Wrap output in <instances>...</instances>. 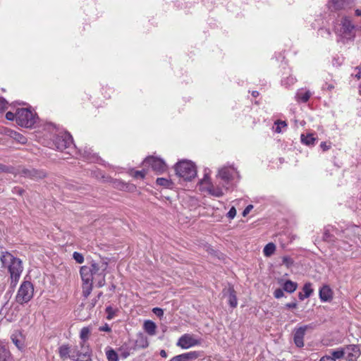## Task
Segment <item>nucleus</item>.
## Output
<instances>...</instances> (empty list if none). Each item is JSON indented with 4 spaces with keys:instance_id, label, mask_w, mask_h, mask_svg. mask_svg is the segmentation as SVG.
<instances>
[{
    "instance_id": "obj_1",
    "label": "nucleus",
    "mask_w": 361,
    "mask_h": 361,
    "mask_svg": "<svg viewBox=\"0 0 361 361\" xmlns=\"http://www.w3.org/2000/svg\"><path fill=\"white\" fill-rule=\"evenodd\" d=\"M1 267L6 269L10 274L11 283L18 281L23 271L22 260L8 251H1L0 255Z\"/></svg>"
},
{
    "instance_id": "obj_2",
    "label": "nucleus",
    "mask_w": 361,
    "mask_h": 361,
    "mask_svg": "<svg viewBox=\"0 0 361 361\" xmlns=\"http://www.w3.org/2000/svg\"><path fill=\"white\" fill-rule=\"evenodd\" d=\"M176 173L184 180H191L197 174L196 167L190 161H179L175 166Z\"/></svg>"
},
{
    "instance_id": "obj_3",
    "label": "nucleus",
    "mask_w": 361,
    "mask_h": 361,
    "mask_svg": "<svg viewBox=\"0 0 361 361\" xmlns=\"http://www.w3.org/2000/svg\"><path fill=\"white\" fill-rule=\"evenodd\" d=\"M108 267V262L104 260L99 262L92 261L91 267H90L91 273L94 278V281L97 286L99 288L103 287L105 285L106 270Z\"/></svg>"
},
{
    "instance_id": "obj_4",
    "label": "nucleus",
    "mask_w": 361,
    "mask_h": 361,
    "mask_svg": "<svg viewBox=\"0 0 361 361\" xmlns=\"http://www.w3.org/2000/svg\"><path fill=\"white\" fill-rule=\"evenodd\" d=\"M37 119V114L27 109H18L16 111V123L21 127L32 128Z\"/></svg>"
},
{
    "instance_id": "obj_5",
    "label": "nucleus",
    "mask_w": 361,
    "mask_h": 361,
    "mask_svg": "<svg viewBox=\"0 0 361 361\" xmlns=\"http://www.w3.org/2000/svg\"><path fill=\"white\" fill-rule=\"evenodd\" d=\"M34 288L31 282L24 281L20 285L16 300L20 304L28 302L33 297Z\"/></svg>"
},
{
    "instance_id": "obj_6",
    "label": "nucleus",
    "mask_w": 361,
    "mask_h": 361,
    "mask_svg": "<svg viewBox=\"0 0 361 361\" xmlns=\"http://www.w3.org/2000/svg\"><path fill=\"white\" fill-rule=\"evenodd\" d=\"M240 177L238 171L233 166H224L219 170L218 177L223 180L222 187L226 190L228 189V184L231 180L234 179V176Z\"/></svg>"
},
{
    "instance_id": "obj_7",
    "label": "nucleus",
    "mask_w": 361,
    "mask_h": 361,
    "mask_svg": "<svg viewBox=\"0 0 361 361\" xmlns=\"http://www.w3.org/2000/svg\"><path fill=\"white\" fill-rule=\"evenodd\" d=\"M73 144L72 136L68 133H61L56 135L53 140V145L56 149L63 151Z\"/></svg>"
},
{
    "instance_id": "obj_8",
    "label": "nucleus",
    "mask_w": 361,
    "mask_h": 361,
    "mask_svg": "<svg viewBox=\"0 0 361 361\" xmlns=\"http://www.w3.org/2000/svg\"><path fill=\"white\" fill-rule=\"evenodd\" d=\"M341 35L343 37L351 39L354 38L355 36V26L353 24L351 19L348 16H344L342 18L341 21Z\"/></svg>"
},
{
    "instance_id": "obj_9",
    "label": "nucleus",
    "mask_w": 361,
    "mask_h": 361,
    "mask_svg": "<svg viewBox=\"0 0 361 361\" xmlns=\"http://www.w3.org/2000/svg\"><path fill=\"white\" fill-rule=\"evenodd\" d=\"M143 164L145 166H151L152 170L157 173H164L167 168L166 164L162 159L154 157H149L146 158L144 160Z\"/></svg>"
},
{
    "instance_id": "obj_10",
    "label": "nucleus",
    "mask_w": 361,
    "mask_h": 361,
    "mask_svg": "<svg viewBox=\"0 0 361 361\" xmlns=\"http://www.w3.org/2000/svg\"><path fill=\"white\" fill-rule=\"evenodd\" d=\"M73 353L75 354L74 361H92V350L89 345L81 344V350H78L77 347L73 348Z\"/></svg>"
},
{
    "instance_id": "obj_11",
    "label": "nucleus",
    "mask_w": 361,
    "mask_h": 361,
    "mask_svg": "<svg viewBox=\"0 0 361 361\" xmlns=\"http://www.w3.org/2000/svg\"><path fill=\"white\" fill-rule=\"evenodd\" d=\"M200 343L195 336L189 334H185L180 336L177 342V345L183 349H188L189 348L197 345Z\"/></svg>"
},
{
    "instance_id": "obj_12",
    "label": "nucleus",
    "mask_w": 361,
    "mask_h": 361,
    "mask_svg": "<svg viewBox=\"0 0 361 361\" xmlns=\"http://www.w3.org/2000/svg\"><path fill=\"white\" fill-rule=\"evenodd\" d=\"M312 329V324L305 325L295 329L293 332V341L298 348L304 346V337L307 330Z\"/></svg>"
},
{
    "instance_id": "obj_13",
    "label": "nucleus",
    "mask_w": 361,
    "mask_h": 361,
    "mask_svg": "<svg viewBox=\"0 0 361 361\" xmlns=\"http://www.w3.org/2000/svg\"><path fill=\"white\" fill-rule=\"evenodd\" d=\"M19 175L25 177L29 178L34 180H37L39 179H42L46 177V172L42 170H37L33 168L30 169H23L18 172Z\"/></svg>"
},
{
    "instance_id": "obj_14",
    "label": "nucleus",
    "mask_w": 361,
    "mask_h": 361,
    "mask_svg": "<svg viewBox=\"0 0 361 361\" xmlns=\"http://www.w3.org/2000/svg\"><path fill=\"white\" fill-rule=\"evenodd\" d=\"M344 359L348 361L355 360L360 355V348L355 345H349L343 348Z\"/></svg>"
},
{
    "instance_id": "obj_15",
    "label": "nucleus",
    "mask_w": 361,
    "mask_h": 361,
    "mask_svg": "<svg viewBox=\"0 0 361 361\" xmlns=\"http://www.w3.org/2000/svg\"><path fill=\"white\" fill-rule=\"evenodd\" d=\"M224 296L228 298V302L232 308H235L238 305V300L236 292L233 286H229L223 290Z\"/></svg>"
},
{
    "instance_id": "obj_16",
    "label": "nucleus",
    "mask_w": 361,
    "mask_h": 361,
    "mask_svg": "<svg viewBox=\"0 0 361 361\" xmlns=\"http://www.w3.org/2000/svg\"><path fill=\"white\" fill-rule=\"evenodd\" d=\"M80 274L81 276L83 285L92 284V281H94V278L91 273L90 267L87 266H82L80 267Z\"/></svg>"
},
{
    "instance_id": "obj_17",
    "label": "nucleus",
    "mask_w": 361,
    "mask_h": 361,
    "mask_svg": "<svg viewBox=\"0 0 361 361\" xmlns=\"http://www.w3.org/2000/svg\"><path fill=\"white\" fill-rule=\"evenodd\" d=\"M11 339L18 349L21 350L25 347V338L21 331H14L11 336Z\"/></svg>"
},
{
    "instance_id": "obj_18",
    "label": "nucleus",
    "mask_w": 361,
    "mask_h": 361,
    "mask_svg": "<svg viewBox=\"0 0 361 361\" xmlns=\"http://www.w3.org/2000/svg\"><path fill=\"white\" fill-rule=\"evenodd\" d=\"M73 348L71 349L68 345H62L59 348V356L61 359L65 360L67 358H70L71 360H75V354L73 353Z\"/></svg>"
},
{
    "instance_id": "obj_19",
    "label": "nucleus",
    "mask_w": 361,
    "mask_h": 361,
    "mask_svg": "<svg viewBox=\"0 0 361 361\" xmlns=\"http://www.w3.org/2000/svg\"><path fill=\"white\" fill-rule=\"evenodd\" d=\"M319 295L322 301L328 302L333 298V290L328 285H324L319 289Z\"/></svg>"
},
{
    "instance_id": "obj_20",
    "label": "nucleus",
    "mask_w": 361,
    "mask_h": 361,
    "mask_svg": "<svg viewBox=\"0 0 361 361\" xmlns=\"http://www.w3.org/2000/svg\"><path fill=\"white\" fill-rule=\"evenodd\" d=\"M329 7L333 11L344 9L350 4V0H329Z\"/></svg>"
},
{
    "instance_id": "obj_21",
    "label": "nucleus",
    "mask_w": 361,
    "mask_h": 361,
    "mask_svg": "<svg viewBox=\"0 0 361 361\" xmlns=\"http://www.w3.org/2000/svg\"><path fill=\"white\" fill-rule=\"evenodd\" d=\"M149 345L148 339L146 336L143 334H139L137 336V338L135 342V346L133 350L137 348H146Z\"/></svg>"
},
{
    "instance_id": "obj_22",
    "label": "nucleus",
    "mask_w": 361,
    "mask_h": 361,
    "mask_svg": "<svg viewBox=\"0 0 361 361\" xmlns=\"http://www.w3.org/2000/svg\"><path fill=\"white\" fill-rule=\"evenodd\" d=\"M157 326L155 323L151 320H147L144 323L145 331L150 336L156 334Z\"/></svg>"
},
{
    "instance_id": "obj_23",
    "label": "nucleus",
    "mask_w": 361,
    "mask_h": 361,
    "mask_svg": "<svg viewBox=\"0 0 361 361\" xmlns=\"http://www.w3.org/2000/svg\"><path fill=\"white\" fill-rule=\"evenodd\" d=\"M311 97V93L308 90H299L295 95V98L298 101L305 103Z\"/></svg>"
},
{
    "instance_id": "obj_24",
    "label": "nucleus",
    "mask_w": 361,
    "mask_h": 361,
    "mask_svg": "<svg viewBox=\"0 0 361 361\" xmlns=\"http://www.w3.org/2000/svg\"><path fill=\"white\" fill-rule=\"evenodd\" d=\"M118 350L120 352L121 356L123 358H126L130 355L132 350H134L133 348L129 346L128 343H125L120 347Z\"/></svg>"
},
{
    "instance_id": "obj_25",
    "label": "nucleus",
    "mask_w": 361,
    "mask_h": 361,
    "mask_svg": "<svg viewBox=\"0 0 361 361\" xmlns=\"http://www.w3.org/2000/svg\"><path fill=\"white\" fill-rule=\"evenodd\" d=\"M315 140L316 138L312 134H307L306 135L303 134L301 135V142L307 146L314 145Z\"/></svg>"
},
{
    "instance_id": "obj_26",
    "label": "nucleus",
    "mask_w": 361,
    "mask_h": 361,
    "mask_svg": "<svg viewBox=\"0 0 361 361\" xmlns=\"http://www.w3.org/2000/svg\"><path fill=\"white\" fill-rule=\"evenodd\" d=\"M297 283L288 280L284 283L283 288L284 291L292 293L297 289Z\"/></svg>"
},
{
    "instance_id": "obj_27",
    "label": "nucleus",
    "mask_w": 361,
    "mask_h": 361,
    "mask_svg": "<svg viewBox=\"0 0 361 361\" xmlns=\"http://www.w3.org/2000/svg\"><path fill=\"white\" fill-rule=\"evenodd\" d=\"M331 355H326L330 358H334L335 361L337 360H340L341 358L344 359V354L343 348H338L337 350H334L330 352Z\"/></svg>"
},
{
    "instance_id": "obj_28",
    "label": "nucleus",
    "mask_w": 361,
    "mask_h": 361,
    "mask_svg": "<svg viewBox=\"0 0 361 361\" xmlns=\"http://www.w3.org/2000/svg\"><path fill=\"white\" fill-rule=\"evenodd\" d=\"M106 355L108 361H118V356L117 353L111 348H106Z\"/></svg>"
},
{
    "instance_id": "obj_29",
    "label": "nucleus",
    "mask_w": 361,
    "mask_h": 361,
    "mask_svg": "<svg viewBox=\"0 0 361 361\" xmlns=\"http://www.w3.org/2000/svg\"><path fill=\"white\" fill-rule=\"evenodd\" d=\"M208 192L210 195L219 197L224 195V192L221 188L214 187V185L210 186L208 188Z\"/></svg>"
},
{
    "instance_id": "obj_30",
    "label": "nucleus",
    "mask_w": 361,
    "mask_h": 361,
    "mask_svg": "<svg viewBox=\"0 0 361 361\" xmlns=\"http://www.w3.org/2000/svg\"><path fill=\"white\" fill-rule=\"evenodd\" d=\"M91 333V328L90 326H85L82 328L80 332V338L83 341L85 342L88 340L90 335Z\"/></svg>"
},
{
    "instance_id": "obj_31",
    "label": "nucleus",
    "mask_w": 361,
    "mask_h": 361,
    "mask_svg": "<svg viewBox=\"0 0 361 361\" xmlns=\"http://www.w3.org/2000/svg\"><path fill=\"white\" fill-rule=\"evenodd\" d=\"M275 250L276 245L272 243H269L264 247L263 252L266 257H270L271 255L274 254Z\"/></svg>"
},
{
    "instance_id": "obj_32",
    "label": "nucleus",
    "mask_w": 361,
    "mask_h": 361,
    "mask_svg": "<svg viewBox=\"0 0 361 361\" xmlns=\"http://www.w3.org/2000/svg\"><path fill=\"white\" fill-rule=\"evenodd\" d=\"M156 183L157 185L163 186L165 188H170L173 185V183L171 180L165 178H158L156 180Z\"/></svg>"
},
{
    "instance_id": "obj_33",
    "label": "nucleus",
    "mask_w": 361,
    "mask_h": 361,
    "mask_svg": "<svg viewBox=\"0 0 361 361\" xmlns=\"http://www.w3.org/2000/svg\"><path fill=\"white\" fill-rule=\"evenodd\" d=\"M9 357V351L4 346L0 345V361H7Z\"/></svg>"
},
{
    "instance_id": "obj_34",
    "label": "nucleus",
    "mask_w": 361,
    "mask_h": 361,
    "mask_svg": "<svg viewBox=\"0 0 361 361\" xmlns=\"http://www.w3.org/2000/svg\"><path fill=\"white\" fill-rule=\"evenodd\" d=\"M11 137L20 144H25L27 142V138L19 133H12Z\"/></svg>"
},
{
    "instance_id": "obj_35",
    "label": "nucleus",
    "mask_w": 361,
    "mask_h": 361,
    "mask_svg": "<svg viewBox=\"0 0 361 361\" xmlns=\"http://www.w3.org/2000/svg\"><path fill=\"white\" fill-rule=\"evenodd\" d=\"M302 291L304 293V296L309 298L313 293L312 283L310 282L305 283L302 288Z\"/></svg>"
},
{
    "instance_id": "obj_36",
    "label": "nucleus",
    "mask_w": 361,
    "mask_h": 361,
    "mask_svg": "<svg viewBox=\"0 0 361 361\" xmlns=\"http://www.w3.org/2000/svg\"><path fill=\"white\" fill-rule=\"evenodd\" d=\"M116 310H114L111 306L106 307V312L107 314L106 319L108 320L112 319L116 315Z\"/></svg>"
},
{
    "instance_id": "obj_37",
    "label": "nucleus",
    "mask_w": 361,
    "mask_h": 361,
    "mask_svg": "<svg viewBox=\"0 0 361 361\" xmlns=\"http://www.w3.org/2000/svg\"><path fill=\"white\" fill-rule=\"evenodd\" d=\"M275 132L280 133L281 132V128L286 127L287 124L286 121H277L275 122Z\"/></svg>"
},
{
    "instance_id": "obj_38",
    "label": "nucleus",
    "mask_w": 361,
    "mask_h": 361,
    "mask_svg": "<svg viewBox=\"0 0 361 361\" xmlns=\"http://www.w3.org/2000/svg\"><path fill=\"white\" fill-rule=\"evenodd\" d=\"M185 354L187 360L196 359L198 357H200L201 355V353L197 351H190V352L186 353Z\"/></svg>"
},
{
    "instance_id": "obj_39",
    "label": "nucleus",
    "mask_w": 361,
    "mask_h": 361,
    "mask_svg": "<svg viewBox=\"0 0 361 361\" xmlns=\"http://www.w3.org/2000/svg\"><path fill=\"white\" fill-rule=\"evenodd\" d=\"M318 35L322 37H329L331 33L329 29L322 27L318 30Z\"/></svg>"
},
{
    "instance_id": "obj_40",
    "label": "nucleus",
    "mask_w": 361,
    "mask_h": 361,
    "mask_svg": "<svg viewBox=\"0 0 361 361\" xmlns=\"http://www.w3.org/2000/svg\"><path fill=\"white\" fill-rule=\"evenodd\" d=\"M73 257L75 260V262L78 264H82L84 262V257L80 252H74L73 254Z\"/></svg>"
},
{
    "instance_id": "obj_41",
    "label": "nucleus",
    "mask_w": 361,
    "mask_h": 361,
    "mask_svg": "<svg viewBox=\"0 0 361 361\" xmlns=\"http://www.w3.org/2000/svg\"><path fill=\"white\" fill-rule=\"evenodd\" d=\"M296 79L293 76H289L286 79L282 80V83L285 85H290L295 82Z\"/></svg>"
},
{
    "instance_id": "obj_42",
    "label": "nucleus",
    "mask_w": 361,
    "mask_h": 361,
    "mask_svg": "<svg viewBox=\"0 0 361 361\" xmlns=\"http://www.w3.org/2000/svg\"><path fill=\"white\" fill-rule=\"evenodd\" d=\"M8 102L3 97H0V114L7 108Z\"/></svg>"
},
{
    "instance_id": "obj_43",
    "label": "nucleus",
    "mask_w": 361,
    "mask_h": 361,
    "mask_svg": "<svg viewBox=\"0 0 361 361\" xmlns=\"http://www.w3.org/2000/svg\"><path fill=\"white\" fill-rule=\"evenodd\" d=\"M83 288V294L85 296H88L92 290V284H90V285H83L82 286Z\"/></svg>"
},
{
    "instance_id": "obj_44",
    "label": "nucleus",
    "mask_w": 361,
    "mask_h": 361,
    "mask_svg": "<svg viewBox=\"0 0 361 361\" xmlns=\"http://www.w3.org/2000/svg\"><path fill=\"white\" fill-rule=\"evenodd\" d=\"M145 175H146V171L145 170H142V171H135L133 176L137 178H140L142 179L145 178Z\"/></svg>"
},
{
    "instance_id": "obj_45",
    "label": "nucleus",
    "mask_w": 361,
    "mask_h": 361,
    "mask_svg": "<svg viewBox=\"0 0 361 361\" xmlns=\"http://www.w3.org/2000/svg\"><path fill=\"white\" fill-rule=\"evenodd\" d=\"M236 215V209L234 207H232L230 210L228 211V212L227 213V216L231 219H233Z\"/></svg>"
},
{
    "instance_id": "obj_46",
    "label": "nucleus",
    "mask_w": 361,
    "mask_h": 361,
    "mask_svg": "<svg viewBox=\"0 0 361 361\" xmlns=\"http://www.w3.org/2000/svg\"><path fill=\"white\" fill-rule=\"evenodd\" d=\"M283 289L277 288L274 290V295L276 298H281L283 296Z\"/></svg>"
},
{
    "instance_id": "obj_47",
    "label": "nucleus",
    "mask_w": 361,
    "mask_h": 361,
    "mask_svg": "<svg viewBox=\"0 0 361 361\" xmlns=\"http://www.w3.org/2000/svg\"><path fill=\"white\" fill-rule=\"evenodd\" d=\"M152 312L154 314H156L157 317H161L164 315V311L162 309L159 307H154L152 309Z\"/></svg>"
},
{
    "instance_id": "obj_48",
    "label": "nucleus",
    "mask_w": 361,
    "mask_h": 361,
    "mask_svg": "<svg viewBox=\"0 0 361 361\" xmlns=\"http://www.w3.org/2000/svg\"><path fill=\"white\" fill-rule=\"evenodd\" d=\"M6 118L8 121H14L16 120V114H13V112L11 111H8L6 114Z\"/></svg>"
},
{
    "instance_id": "obj_49",
    "label": "nucleus",
    "mask_w": 361,
    "mask_h": 361,
    "mask_svg": "<svg viewBox=\"0 0 361 361\" xmlns=\"http://www.w3.org/2000/svg\"><path fill=\"white\" fill-rule=\"evenodd\" d=\"M331 235L330 234L328 229H325L323 235V239L325 241H331Z\"/></svg>"
},
{
    "instance_id": "obj_50",
    "label": "nucleus",
    "mask_w": 361,
    "mask_h": 361,
    "mask_svg": "<svg viewBox=\"0 0 361 361\" xmlns=\"http://www.w3.org/2000/svg\"><path fill=\"white\" fill-rule=\"evenodd\" d=\"M13 169L0 164V172L12 173Z\"/></svg>"
},
{
    "instance_id": "obj_51",
    "label": "nucleus",
    "mask_w": 361,
    "mask_h": 361,
    "mask_svg": "<svg viewBox=\"0 0 361 361\" xmlns=\"http://www.w3.org/2000/svg\"><path fill=\"white\" fill-rule=\"evenodd\" d=\"M355 73H354L355 78L357 80L361 78V66H357L355 68Z\"/></svg>"
},
{
    "instance_id": "obj_52",
    "label": "nucleus",
    "mask_w": 361,
    "mask_h": 361,
    "mask_svg": "<svg viewBox=\"0 0 361 361\" xmlns=\"http://www.w3.org/2000/svg\"><path fill=\"white\" fill-rule=\"evenodd\" d=\"M173 358L176 361H188L185 353L176 355Z\"/></svg>"
},
{
    "instance_id": "obj_53",
    "label": "nucleus",
    "mask_w": 361,
    "mask_h": 361,
    "mask_svg": "<svg viewBox=\"0 0 361 361\" xmlns=\"http://www.w3.org/2000/svg\"><path fill=\"white\" fill-rule=\"evenodd\" d=\"M253 206L252 204L247 205L243 212V216H246L250 212Z\"/></svg>"
},
{
    "instance_id": "obj_54",
    "label": "nucleus",
    "mask_w": 361,
    "mask_h": 361,
    "mask_svg": "<svg viewBox=\"0 0 361 361\" xmlns=\"http://www.w3.org/2000/svg\"><path fill=\"white\" fill-rule=\"evenodd\" d=\"M99 330L100 331H106V332H111V327L107 324H105L104 326H100L99 328Z\"/></svg>"
},
{
    "instance_id": "obj_55",
    "label": "nucleus",
    "mask_w": 361,
    "mask_h": 361,
    "mask_svg": "<svg viewBox=\"0 0 361 361\" xmlns=\"http://www.w3.org/2000/svg\"><path fill=\"white\" fill-rule=\"evenodd\" d=\"M282 262L283 264H286L287 266H288L289 264L292 263L291 259L288 256H284L282 258Z\"/></svg>"
},
{
    "instance_id": "obj_56",
    "label": "nucleus",
    "mask_w": 361,
    "mask_h": 361,
    "mask_svg": "<svg viewBox=\"0 0 361 361\" xmlns=\"http://www.w3.org/2000/svg\"><path fill=\"white\" fill-rule=\"evenodd\" d=\"M298 304L296 302H290V303H287L286 305V307L288 309H293V308H295L297 307Z\"/></svg>"
},
{
    "instance_id": "obj_57",
    "label": "nucleus",
    "mask_w": 361,
    "mask_h": 361,
    "mask_svg": "<svg viewBox=\"0 0 361 361\" xmlns=\"http://www.w3.org/2000/svg\"><path fill=\"white\" fill-rule=\"evenodd\" d=\"M13 192L14 193H17V194L21 195L23 193L24 190L20 188H14L13 190Z\"/></svg>"
},
{
    "instance_id": "obj_58",
    "label": "nucleus",
    "mask_w": 361,
    "mask_h": 361,
    "mask_svg": "<svg viewBox=\"0 0 361 361\" xmlns=\"http://www.w3.org/2000/svg\"><path fill=\"white\" fill-rule=\"evenodd\" d=\"M320 147L323 149V151H326L330 148V146L327 145L325 142H322L320 145Z\"/></svg>"
},
{
    "instance_id": "obj_59",
    "label": "nucleus",
    "mask_w": 361,
    "mask_h": 361,
    "mask_svg": "<svg viewBox=\"0 0 361 361\" xmlns=\"http://www.w3.org/2000/svg\"><path fill=\"white\" fill-rule=\"evenodd\" d=\"M298 298L300 300H304L305 298H307V297L304 296V293H299Z\"/></svg>"
},
{
    "instance_id": "obj_60",
    "label": "nucleus",
    "mask_w": 361,
    "mask_h": 361,
    "mask_svg": "<svg viewBox=\"0 0 361 361\" xmlns=\"http://www.w3.org/2000/svg\"><path fill=\"white\" fill-rule=\"evenodd\" d=\"M160 355L163 357H167V353L164 350H161V352H160Z\"/></svg>"
},
{
    "instance_id": "obj_61",
    "label": "nucleus",
    "mask_w": 361,
    "mask_h": 361,
    "mask_svg": "<svg viewBox=\"0 0 361 361\" xmlns=\"http://www.w3.org/2000/svg\"><path fill=\"white\" fill-rule=\"evenodd\" d=\"M355 13L357 16L361 17V9H356Z\"/></svg>"
},
{
    "instance_id": "obj_62",
    "label": "nucleus",
    "mask_w": 361,
    "mask_h": 361,
    "mask_svg": "<svg viewBox=\"0 0 361 361\" xmlns=\"http://www.w3.org/2000/svg\"><path fill=\"white\" fill-rule=\"evenodd\" d=\"M252 95L254 97H257L258 95H259V92L257 91H252Z\"/></svg>"
},
{
    "instance_id": "obj_63",
    "label": "nucleus",
    "mask_w": 361,
    "mask_h": 361,
    "mask_svg": "<svg viewBox=\"0 0 361 361\" xmlns=\"http://www.w3.org/2000/svg\"><path fill=\"white\" fill-rule=\"evenodd\" d=\"M359 93H360V94H361V85L360 86Z\"/></svg>"
},
{
    "instance_id": "obj_64",
    "label": "nucleus",
    "mask_w": 361,
    "mask_h": 361,
    "mask_svg": "<svg viewBox=\"0 0 361 361\" xmlns=\"http://www.w3.org/2000/svg\"><path fill=\"white\" fill-rule=\"evenodd\" d=\"M169 361H176V360H174V358L173 357V358H171Z\"/></svg>"
}]
</instances>
